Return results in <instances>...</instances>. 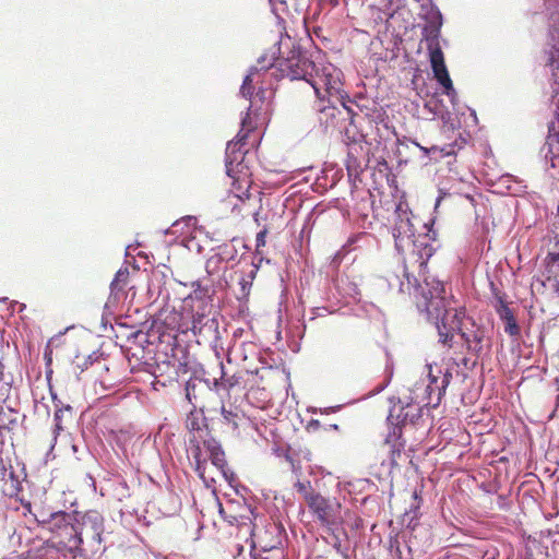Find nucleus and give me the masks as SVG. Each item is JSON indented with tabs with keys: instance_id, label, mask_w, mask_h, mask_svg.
Instances as JSON below:
<instances>
[{
	"instance_id": "c756f323",
	"label": "nucleus",
	"mask_w": 559,
	"mask_h": 559,
	"mask_svg": "<svg viewBox=\"0 0 559 559\" xmlns=\"http://www.w3.org/2000/svg\"><path fill=\"white\" fill-rule=\"evenodd\" d=\"M548 262L556 264L559 269V240H556L554 245V250L548 252L547 258Z\"/></svg>"
},
{
	"instance_id": "5701e85b",
	"label": "nucleus",
	"mask_w": 559,
	"mask_h": 559,
	"mask_svg": "<svg viewBox=\"0 0 559 559\" xmlns=\"http://www.w3.org/2000/svg\"><path fill=\"white\" fill-rule=\"evenodd\" d=\"M408 400L409 397L406 399L404 419H406V424H415L421 417V408Z\"/></svg>"
},
{
	"instance_id": "7c9ffc66",
	"label": "nucleus",
	"mask_w": 559,
	"mask_h": 559,
	"mask_svg": "<svg viewBox=\"0 0 559 559\" xmlns=\"http://www.w3.org/2000/svg\"><path fill=\"white\" fill-rule=\"evenodd\" d=\"M222 415L224 419L231 424L235 428L238 426L237 419L239 416L236 413H233L231 411H227L225 407H222Z\"/></svg>"
},
{
	"instance_id": "412c9836",
	"label": "nucleus",
	"mask_w": 559,
	"mask_h": 559,
	"mask_svg": "<svg viewBox=\"0 0 559 559\" xmlns=\"http://www.w3.org/2000/svg\"><path fill=\"white\" fill-rule=\"evenodd\" d=\"M444 394L445 393H441L440 384H427L424 397V401H426L425 405L436 408L439 406Z\"/></svg>"
},
{
	"instance_id": "1a4fd4ad",
	"label": "nucleus",
	"mask_w": 559,
	"mask_h": 559,
	"mask_svg": "<svg viewBox=\"0 0 559 559\" xmlns=\"http://www.w3.org/2000/svg\"><path fill=\"white\" fill-rule=\"evenodd\" d=\"M238 155H226V173L233 179L230 189L231 193L241 202H245L251 197L250 187L252 180L248 174L235 169L241 166V163L238 162Z\"/></svg>"
},
{
	"instance_id": "603ef678",
	"label": "nucleus",
	"mask_w": 559,
	"mask_h": 559,
	"mask_svg": "<svg viewBox=\"0 0 559 559\" xmlns=\"http://www.w3.org/2000/svg\"><path fill=\"white\" fill-rule=\"evenodd\" d=\"M284 45H286V43H281V46H280V47H282V46H284ZM277 50H281V48H278Z\"/></svg>"
},
{
	"instance_id": "cd10ccee",
	"label": "nucleus",
	"mask_w": 559,
	"mask_h": 559,
	"mask_svg": "<svg viewBox=\"0 0 559 559\" xmlns=\"http://www.w3.org/2000/svg\"><path fill=\"white\" fill-rule=\"evenodd\" d=\"M252 75L249 74L245 78L243 82H242V85H241V88H240V93L242 94L243 97L246 98H250L253 94V85H252Z\"/></svg>"
},
{
	"instance_id": "f03ea898",
	"label": "nucleus",
	"mask_w": 559,
	"mask_h": 559,
	"mask_svg": "<svg viewBox=\"0 0 559 559\" xmlns=\"http://www.w3.org/2000/svg\"><path fill=\"white\" fill-rule=\"evenodd\" d=\"M411 214L409 206L403 195L399 202L395 203L394 225L391 230L397 252H402L405 243H409L411 238L415 235L409 217ZM433 224L435 218H430L429 222L425 223V227L427 228L426 234L412 240L414 247L413 254L417 255L419 266H426L429 259L437 251L438 246L433 245V242L437 241V231L432 228Z\"/></svg>"
},
{
	"instance_id": "6e6552de",
	"label": "nucleus",
	"mask_w": 559,
	"mask_h": 559,
	"mask_svg": "<svg viewBox=\"0 0 559 559\" xmlns=\"http://www.w3.org/2000/svg\"><path fill=\"white\" fill-rule=\"evenodd\" d=\"M389 402L391 407L386 415V429L389 430L386 433V444L393 442L392 452L394 454L395 452L400 453L404 448V442L400 440L403 435V427L406 425V419H404L406 400L403 401L400 397L391 396Z\"/></svg>"
},
{
	"instance_id": "37998d69",
	"label": "nucleus",
	"mask_w": 559,
	"mask_h": 559,
	"mask_svg": "<svg viewBox=\"0 0 559 559\" xmlns=\"http://www.w3.org/2000/svg\"><path fill=\"white\" fill-rule=\"evenodd\" d=\"M552 536H554V539H552V543L554 544H559V526L557 525V530L551 533Z\"/></svg>"
},
{
	"instance_id": "dca6fc26",
	"label": "nucleus",
	"mask_w": 559,
	"mask_h": 559,
	"mask_svg": "<svg viewBox=\"0 0 559 559\" xmlns=\"http://www.w3.org/2000/svg\"><path fill=\"white\" fill-rule=\"evenodd\" d=\"M236 255V250L234 247L228 245H223L218 247V252L210 257L206 261V270L210 274L217 272L219 270V263L223 261L234 260Z\"/></svg>"
},
{
	"instance_id": "bb28decb",
	"label": "nucleus",
	"mask_w": 559,
	"mask_h": 559,
	"mask_svg": "<svg viewBox=\"0 0 559 559\" xmlns=\"http://www.w3.org/2000/svg\"><path fill=\"white\" fill-rule=\"evenodd\" d=\"M428 369V384H439L440 382V374L442 373V369L438 367L437 365L432 366L431 364L426 365Z\"/></svg>"
},
{
	"instance_id": "4c0bfd02",
	"label": "nucleus",
	"mask_w": 559,
	"mask_h": 559,
	"mask_svg": "<svg viewBox=\"0 0 559 559\" xmlns=\"http://www.w3.org/2000/svg\"><path fill=\"white\" fill-rule=\"evenodd\" d=\"M546 146H547V152L545 153V158H546V159L550 158V162H551V163H550V166H551V167H555V166H556V165H555V158H556V156H555V155H554V153H552L551 144L546 143V144L544 145V147H543V151L546 148Z\"/></svg>"
},
{
	"instance_id": "a19ab883",
	"label": "nucleus",
	"mask_w": 559,
	"mask_h": 559,
	"mask_svg": "<svg viewBox=\"0 0 559 559\" xmlns=\"http://www.w3.org/2000/svg\"><path fill=\"white\" fill-rule=\"evenodd\" d=\"M445 194H447L445 192L440 191V193H439V195H438V198L436 199V202H435V211L439 207V205H440V203L443 200Z\"/></svg>"
},
{
	"instance_id": "f3484780",
	"label": "nucleus",
	"mask_w": 559,
	"mask_h": 559,
	"mask_svg": "<svg viewBox=\"0 0 559 559\" xmlns=\"http://www.w3.org/2000/svg\"><path fill=\"white\" fill-rule=\"evenodd\" d=\"M187 428L189 430V437L198 436H210L211 431L205 423L204 417H199L195 413L191 412L187 419Z\"/></svg>"
},
{
	"instance_id": "c03bdc74",
	"label": "nucleus",
	"mask_w": 559,
	"mask_h": 559,
	"mask_svg": "<svg viewBox=\"0 0 559 559\" xmlns=\"http://www.w3.org/2000/svg\"><path fill=\"white\" fill-rule=\"evenodd\" d=\"M391 378H392V372H389V368L386 367V380H385L386 386L390 384Z\"/></svg>"
},
{
	"instance_id": "6ab92c4d",
	"label": "nucleus",
	"mask_w": 559,
	"mask_h": 559,
	"mask_svg": "<svg viewBox=\"0 0 559 559\" xmlns=\"http://www.w3.org/2000/svg\"><path fill=\"white\" fill-rule=\"evenodd\" d=\"M193 292L186 298L187 302H193L199 301L200 306L198 307L199 310H203L204 306L207 305V301L210 300L209 289L206 287H203L200 282H193L192 283Z\"/></svg>"
},
{
	"instance_id": "2eb2a0df",
	"label": "nucleus",
	"mask_w": 559,
	"mask_h": 559,
	"mask_svg": "<svg viewBox=\"0 0 559 559\" xmlns=\"http://www.w3.org/2000/svg\"><path fill=\"white\" fill-rule=\"evenodd\" d=\"M255 123L252 121V118L249 112L241 120V129L237 134V140L231 141L227 144L226 155H238L241 154V150L246 144V140L250 132L254 131Z\"/></svg>"
},
{
	"instance_id": "a878e982",
	"label": "nucleus",
	"mask_w": 559,
	"mask_h": 559,
	"mask_svg": "<svg viewBox=\"0 0 559 559\" xmlns=\"http://www.w3.org/2000/svg\"><path fill=\"white\" fill-rule=\"evenodd\" d=\"M2 448H3V444H0V474H1L2 478H4L7 475L12 477L13 472L9 471V468H11V463H10L11 461L8 455H5V456L3 455Z\"/></svg>"
},
{
	"instance_id": "4468645a",
	"label": "nucleus",
	"mask_w": 559,
	"mask_h": 559,
	"mask_svg": "<svg viewBox=\"0 0 559 559\" xmlns=\"http://www.w3.org/2000/svg\"><path fill=\"white\" fill-rule=\"evenodd\" d=\"M211 390L206 382L199 378L190 379L186 384V396L194 408L203 411L205 404L203 397L210 394Z\"/></svg>"
},
{
	"instance_id": "423d86ee",
	"label": "nucleus",
	"mask_w": 559,
	"mask_h": 559,
	"mask_svg": "<svg viewBox=\"0 0 559 559\" xmlns=\"http://www.w3.org/2000/svg\"><path fill=\"white\" fill-rule=\"evenodd\" d=\"M41 519H37L44 527L49 530L57 540V543L64 549L73 552L81 546V539L78 535V526L73 523V516L64 511H58L45 516L40 514Z\"/></svg>"
},
{
	"instance_id": "20e7f679",
	"label": "nucleus",
	"mask_w": 559,
	"mask_h": 559,
	"mask_svg": "<svg viewBox=\"0 0 559 559\" xmlns=\"http://www.w3.org/2000/svg\"><path fill=\"white\" fill-rule=\"evenodd\" d=\"M275 51H272L270 58L264 55L259 58L258 63L262 70H266L275 67L282 78H287L292 81L304 80L309 85V79H311L316 63L310 60L306 52L301 51L300 48L293 47L287 57L275 58Z\"/></svg>"
},
{
	"instance_id": "79ce46f5",
	"label": "nucleus",
	"mask_w": 559,
	"mask_h": 559,
	"mask_svg": "<svg viewBox=\"0 0 559 559\" xmlns=\"http://www.w3.org/2000/svg\"><path fill=\"white\" fill-rule=\"evenodd\" d=\"M501 180L503 182H511V181H516V179L514 178V176L510 175V174H506L501 177Z\"/></svg>"
},
{
	"instance_id": "a211bd4d",
	"label": "nucleus",
	"mask_w": 559,
	"mask_h": 559,
	"mask_svg": "<svg viewBox=\"0 0 559 559\" xmlns=\"http://www.w3.org/2000/svg\"><path fill=\"white\" fill-rule=\"evenodd\" d=\"M419 497L416 491L413 492V502L409 506L403 515V524H405L408 528L415 530L418 525L419 519Z\"/></svg>"
},
{
	"instance_id": "0eeeda50",
	"label": "nucleus",
	"mask_w": 559,
	"mask_h": 559,
	"mask_svg": "<svg viewBox=\"0 0 559 559\" xmlns=\"http://www.w3.org/2000/svg\"><path fill=\"white\" fill-rule=\"evenodd\" d=\"M309 86L320 99V103H324L322 91L330 99L349 98L343 94L341 70L331 63L322 64L321 67L316 66L314 72L311 79H309Z\"/></svg>"
},
{
	"instance_id": "393cba45",
	"label": "nucleus",
	"mask_w": 559,
	"mask_h": 559,
	"mask_svg": "<svg viewBox=\"0 0 559 559\" xmlns=\"http://www.w3.org/2000/svg\"><path fill=\"white\" fill-rule=\"evenodd\" d=\"M239 379L240 377H238L237 374H233L230 377H225V373L222 371V377H221V382H218L217 380L215 381V384L216 385H222L225 390L229 391L231 390L234 386H236L237 384H239Z\"/></svg>"
},
{
	"instance_id": "ddd939ff",
	"label": "nucleus",
	"mask_w": 559,
	"mask_h": 559,
	"mask_svg": "<svg viewBox=\"0 0 559 559\" xmlns=\"http://www.w3.org/2000/svg\"><path fill=\"white\" fill-rule=\"evenodd\" d=\"M496 312L499 319L504 324V332L510 336H518L521 333L520 325L515 319V316L512 309L509 307L508 302L503 299L502 296L497 298V305L495 306Z\"/></svg>"
},
{
	"instance_id": "c9c22d12",
	"label": "nucleus",
	"mask_w": 559,
	"mask_h": 559,
	"mask_svg": "<svg viewBox=\"0 0 559 559\" xmlns=\"http://www.w3.org/2000/svg\"><path fill=\"white\" fill-rule=\"evenodd\" d=\"M266 235H267V229L266 228H263L261 231L258 233L257 235V250L261 247H264L265 243H266Z\"/></svg>"
},
{
	"instance_id": "7ed1b4c3",
	"label": "nucleus",
	"mask_w": 559,
	"mask_h": 559,
	"mask_svg": "<svg viewBox=\"0 0 559 559\" xmlns=\"http://www.w3.org/2000/svg\"><path fill=\"white\" fill-rule=\"evenodd\" d=\"M188 457L192 459L194 471L201 479L207 480L205 475L207 467V459L211 460L213 466L225 479H228V464L225 452L219 442L212 436L198 435L188 438L187 445Z\"/></svg>"
},
{
	"instance_id": "f704fd0d",
	"label": "nucleus",
	"mask_w": 559,
	"mask_h": 559,
	"mask_svg": "<svg viewBox=\"0 0 559 559\" xmlns=\"http://www.w3.org/2000/svg\"><path fill=\"white\" fill-rule=\"evenodd\" d=\"M3 368H4V367H3L2 362L0 361V382H1V381H2V379H3ZM8 391H9L8 384H7V383H2V384L0 385V401H3V400H4V397H5L7 393H8Z\"/></svg>"
},
{
	"instance_id": "72a5a7b5",
	"label": "nucleus",
	"mask_w": 559,
	"mask_h": 559,
	"mask_svg": "<svg viewBox=\"0 0 559 559\" xmlns=\"http://www.w3.org/2000/svg\"><path fill=\"white\" fill-rule=\"evenodd\" d=\"M395 543H397V542L395 540ZM389 544L390 545H389L388 549L390 551V556L392 557V559H402L401 550H400L399 546H396V547L394 546V542L392 538H390Z\"/></svg>"
},
{
	"instance_id": "c85d7f7f",
	"label": "nucleus",
	"mask_w": 559,
	"mask_h": 559,
	"mask_svg": "<svg viewBox=\"0 0 559 559\" xmlns=\"http://www.w3.org/2000/svg\"><path fill=\"white\" fill-rule=\"evenodd\" d=\"M254 559H285V556L282 549L274 548L265 551V555L254 557Z\"/></svg>"
},
{
	"instance_id": "aec40b11",
	"label": "nucleus",
	"mask_w": 559,
	"mask_h": 559,
	"mask_svg": "<svg viewBox=\"0 0 559 559\" xmlns=\"http://www.w3.org/2000/svg\"><path fill=\"white\" fill-rule=\"evenodd\" d=\"M129 275H130V273H129L128 269H120L116 273L115 278L112 280V282L110 284L111 294L115 297L118 298L119 294L124 293V289L129 282Z\"/></svg>"
},
{
	"instance_id": "09e8293b",
	"label": "nucleus",
	"mask_w": 559,
	"mask_h": 559,
	"mask_svg": "<svg viewBox=\"0 0 559 559\" xmlns=\"http://www.w3.org/2000/svg\"><path fill=\"white\" fill-rule=\"evenodd\" d=\"M219 512H221V514H223V513H224V509H223V507H222V504H221V503H219Z\"/></svg>"
},
{
	"instance_id": "8fccbe9b",
	"label": "nucleus",
	"mask_w": 559,
	"mask_h": 559,
	"mask_svg": "<svg viewBox=\"0 0 559 559\" xmlns=\"http://www.w3.org/2000/svg\"><path fill=\"white\" fill-rule=\"evenodd\" d=\"M64 409H66V411H71L72 408H71V406H70V405H67V406L64 407Z\"/></svg>"
},
{
	"instance_id": "f257e3e1",
	"label": "nucleus",
	"mask_w": 559,
	"mask_h": 559,
	"mask_svg": "<svg viewBox=\"0 0 559 559\" xmlns=\"http://www.w3.org/2000/svg\"><path fill=\"white\" fill-rule=\"evenodd\" d=\"M389 289L396 288L401 294L414 295L416 307L419 312L425 313L429 322L438 330L439 342L451 346L453 333L457 332L464 342L468 354L476 358L488 356L491 350V341L486 338V330L472 320V329H463L465 309H454L451 300L445 296V288L441 281L425 278L424 285L402 266V276L394 274L386 277Z\"/></svg>"
},
{
	"instance_id": "49530a36",
	"label": "nucleus",
	"mask_w": 559,
	"mask_h": 559,
	"mask_svg": "<svg viewBox=\"0 0 559 559\" xmlns=\"http://www.w3.org/2000/svg\"><path fill=\"white\" fill-rule=\"evenodd\" d=\"M195 330H197V320L193 319L192 331L195 333Z\"/></svg>"
},
{
	"instance_id": "58836bf2",
	"label": "nucleus",
	"mask_w": 559,
	"mask_h": 559,
	"mask_svg": "<svg viewBox=\"0 0 559 559\" xmlns=\"http://www.w3.org/2000/svg\"><path fill=\"white\" fill-rule=\"evenodd\" d=\"M374 128L377 129V132L374 134L372 132L371 133H367V136L370 139V143L374 142L377 144H381L382 135L379 133L378 123H376Z\"/></svg>"
},
{
	"instance_id": "f8f14e48",
	"label": "nucleus",
	"mask_w": 559,
	"mask_h": 559,
	"mask_svg": "<svg viewBox=\"0 0 559 559\" xmlns=\"http://www.w3.org/2000/svg\"><path fill=\"white\" fill-rule=\"evenodd\" d=\"M396 2L400 3L401 0H396ZM405 13L408 14V11L405 8H402L400 4H397L396 9L393 11H391L390 8L386 5V33H389L391 29H392V33L395 32V27H394L393 23L397 19L403 17ZM393 36H394V41H393V47H392L391 60L399 58L401 51L403 52L404 56L406 55L405 50L401 47V45H402L401 34L396 33V34H393Z\"/></svg>"
},
{
	"instance_id": "473e14b6",
	"label": "nucleus",
	"mask_w": 559,
	"mask_h": 559,
	"mask_svg": "<svg viewBox=\"0 0 559 559\" xmlns=\"http://www.w3.org/2000/svg\"><path fill=\"white\" fill-rule=\"evenodd\" d=\"M451 379H452V373L449 370H447L443 373V376L440 377L439 384L441 385V393H445V390H447L448 385L450 384Z\"/></svg>"
},
{
	"instance_id": "4be33fe9",
	"label": "nucleus",
	"mask_w": 559,
	"mask_h": 559,
	"mask_svg": "<svg viewBox=\"0 0 559 559\" xmlns=\"http://www.w3.org/2000/svg\"><path fill=\"white\" fill-rule=\"evenodd\" d=\"M390 128L389 126L386 124V143L390 142V141H393L394 142V145H395V150H393V153L394 155L400 159V162L402 160V156H403V152H404V148H407L408 147V144L405 142V141H400V139L397 138V134L395 132V130H391L389 132Z\"/></svg>"
},
{
	"instance_id": "9b49d317",
	"label": "nucleus",
	"mask_w": 559,
	"mask_h": 559,
	"mask_svg": "<svg viewBox=\"0 0 559 559\" xmlns=\"http://www.w3.org/2000/svg\"><path fill=\"white\" fill-rule=\"evenodd\" d=\"M78 535L81 539H90L96 543L102 542V534L104 533V518L95 510L85 512L80 520L76 521Z\"/></svg>"
},
{
	"instance_id": "ea45409f",
	"label": "nucleus",
	"mask_w": 559,
	"mask_h": 559,
	"mask_svg": "<svg viewBox=\"0 0 559 559\" xmlns=\"http://www.w3.org/2000/svg\"><path fill=\"white\" fill-rule=\"evenodd\" d=\"M62 412H63V408H58L56 412H55V421H56V429L57 430H61L62 427H61V416H62Z\"/></svg>"
},
{
	"instance_id": "de8ad7c7",
	"label": "nucleus",
	"mask_w": 559,
	"mask_h": 559,
	"mask_svg": "<svg viewBox=\"0 0 559 559\" xmlns=\"http://www.w3.org/2000/svg\"><path fill=\"white\" fill-rule=\"evenodd\" d=\"M385 180H386L388 185L391 187V186H392V183H390V179H389V176H388V175H386V177H385Z\"/></svg>"
},
{
	"instance_id": "864d4df0",
	"label": "nucleus",
	"mask_w": 559,
	"mask_h": 559,
	"mask_svg": "<svg viewBox=\"0 0 559 559\" xmlns=\"http://www.w3.org/2000/svg\"><path fill=\"white\" fill-rule=\"evenodd\" d=\"M558 213H559V206H558Z\"/></svg>"
},
{
	"instance_id": "b1692460",
	"label": "nucleus",
	"mask_w": 559,
	"mask_h": 559,
	"mask_svg": "<svg viewBox=\"0 0 559 559\" xmlns=\"http://www.w3.org/2000/svg\"><path fill=\"white\" fill-rule=\"evenodd\" d=\"M381 46H382V39L378 34L371 40L370 46H369L370 59H372L376 63L379 61H382V52L379 51Z\"/></svg>"
},
{
	"instance_id": "a18cd8bd",
	"label": "nucleus",
	"mask_w": 559,
	"mask_h": 559,
	"mask_svg": "<svg viewBox=\"0 0 559 559\" xmlns=\"http://www.w3.org/2000/svg\"><path fill=\"white\" fill-rule=\"evenodd\" d=\"M469 110H471V116L473 117L474 122H477L476 111L474 109H469Z\"/></svg>"
},
{
	"instance_id": "3c124183",
	"label": "nucleus",
	"mask_w": 559,
	"mask_h": 559,
	"mask_svg": "<svg viewBox=\"0 0 559 559\" xmlns=\"http://www.w3.org/2000/svg\"><path fill=\"white\" fill-rule=\"evenodd\" d=\"M197 316H198L199 318L203 317V314H200L199 310L197 311Z\"/></svg>"
},
{
	"instance_id": "2f4dec72",
	"label": "nucleus",
	"mask_w": 559,
	"mask_h": 559,
	"mask_svg": "<svg viewBox=\"0 0 559 559\" xmlns=\"http://www.w3.org/2000/svg\"><path fill=\"white\" fill-rule=\"evenodd\" d=\"M295 487H296L297 491L300 492L304 496L305 500H306V496H308V495H316V492L310 490L309 483L305 484L302 481H297L295 484Z\"/></svg>"
},
{
	"instance_id": "e433bc0d",
	"label": "nucleus",
	"mask_w": 559,
	"mask_h": 559,
	"mask_svg": "<svg viewBox=\"0 0 559 559\" xmlns=\"http://www.w3.org/2000/svg\"><path fill=\"white\" fill-rule=\"evenodd\" d=\"M478 359L479 358H476L475 359H472L469 357H464L462 358L461 360V364L464 366V368H466L467 370H473L477 364H478Z\"/></svg>"
},
{
	"instance_id": "9d476101",
	"label": "nucleus",
	"mask_w": 559,
	"mask_h": 559,
	"mask_svg": "<svg viewBox=\"0 0 559 559\" xmlns=\"http://www.w3.org/2000/svg\"><path fill=\"white\" fill-rule=\"evenodd\" d=\"M306 502L322 524L330 525L337 521L341 508L338 503L325 499L320 493L306 496Z\"/></svg>"
},
{
	"instance_id": "39448f33",
	"label": "nucleus",
	"mask_w": 559,
	"mask_h": 559,
	"mask_svg": "<svg viewBox=\"0 0 559 559\" xmlns=\"http://www.w3.org/2000/svg\"><path fill=\"white\" fill-rule=\"evenodd\" d=\"M355 103L349 98L334 99L329 98L328 104H318V121L325 131L348 132L347 126L353 124L355 111L353 108Z\"/></svg>"
}]
</instances>
